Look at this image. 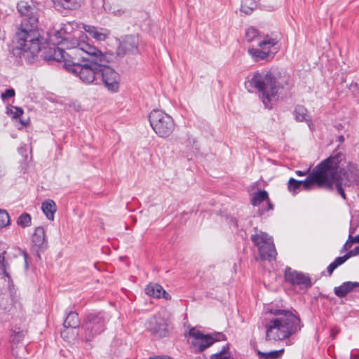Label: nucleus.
<instances>
[{"label":"nucleus","mask_w":359,"mask_h":359,"mask_svg":"<svg viewBox=\"0 0 359 359\" xmlns=\"http://www.w3.org/2000/svg\"><path fill=\"white\" fill-rule=\"evenodd\" d=\"M36 24H20V29L16 32V46L11 50L12 55L29 64L34 62L38 54L42 51V48L48 41L53 44H62L72 35L63 24L60 29L47 33L48 38L43 37V32L39 29Z\"/></svg>","instance_id":"nucleus-1"},{"label":"nucleus","mask_w":359,"mask_h":359,"mask_svg":"<svg viewBox=\"0 0 359 359\" xmlns=\"http://www.w3.org/2000/svg\"><path fill=\"white\" fill-rule=\"evenodd\" d=\"M345 155L335 150L326 159L321 161L314 169L320 179L325 182V189L333 191L335 188L343 199L346 198L344 187H350L355 181L353 173L349 170L340 168Z\"/></svg>","instance_id":"nucleus-2"},{"label":"nucleus","mask_w":359,"mask_h":359,"mask_svg":"<svg viewBox=\"0 0 359 359\" xmlns=\"http://www.w3.org/2000/svg\"><path fill=\"white\" fill-rule=\"evenodd\" d=\"M108 61L100 50L86 67L80 68L81 73L77 76L83 83L98 85L102 83L111 93H117L119 89L120 76L118 72L107 65Z\"/></svg>","instance_id":"nucleus-3"},{"label":"nucleus","mask_w":359,"mask_h":359,"mask_svg":"<svg viewBox=\"0 0 359 359\" xmlns=\"http://www.w3.org/2000/svg\"><path fill=\"white\" fill-rule=\"evenodd\" d=\"M276 316L265 325L266 341H277L290 339L297 335L304 327L299 316L285 309H270Z\"/></svg>","instance_id":"nucleus-4"},{"label":"nucleus","mask_w":359,"mask_h":359,"mask_svg":"<svg viewBox=\"0 0 359 359\" xmlns=\"http://www.w3.org/2000/svg\"><path fill=\"white\" fill-rule=\"evenodd\" d=\"M61 45L68 50L65 52L67 57L65 60V69L76 76L81 73L80 68L86 67L97 53L100 54V50L96 47L79 41L72 35Z\"/></svg>","instance_id":"nucleus-5"},{"label":"nucleus","mask_w":359,"mask_h":359,"mask_svg":"<svg viewBox=\"0 0 359 359\" xmlns=\"http://www.w3.org/2000/svg\"><path fill=\"white\" fill-rule=\"evenodd\" d=\"M249 87L256 89L266 108L271 109V102L284 88L276 74L271 72H257L248 81Z\"/></svg>","instance_id":"nucleus-6"},{"label":"nucleus","mask_w":359,"mask_h":359,"mask_svg":"<svg viewBox=\"0 0 359 359\" xmlns=\"http://www.w3.org/2000/svg\"><path fill=\"white\" fill-rule=\"evenodd\" d=\"M109 319V315L103 311L86 313L81 325V340L86 343L92 341L104 332Z\"/></svg>","instance_id":"nucleus-7"},{"label":"nucleus","mask_w":359,"mask_h":359,"mask_svg":"<svg viewBox=\"0 0 359 359\" xmlns=\"http://www.w3.org/2000/svg\"><path fill=\"white\" fill-rule=\"evenodd\" d=\"M149 121L156 134L162 138L168 137L175 128L172 118L165 112L154 109L149 115Z\"/></svg>","instance_id":"nucleus-8"},{"label":"nucleus","mask_w":359,"mask_h":359,"mask_svg":"<svg viewBox=\"0 0 359 359\" xmlns=\"http://www.w3.org/2000/svg\"><path fill=\"white\" fill-rule=\"evenodd\" d=\"M252 242L257 247L260 258L269 262L276 259L277 252L272 237L266 233L259 231L251 236Z\"/></svg>","instance_id":"nucleus-9"},{"label":"nucleus","mask_w":359,"mask_h":359,"mask_svg":"<svg viewBox=\"0 0 359 359\" xmlns=\"http://www.w3.org/2000/svg\"><path fill=\"white\" fill-rule=\"evenodd\" d=\"M322 180L313 168L304 180H297L290 178L287 183V188L293 194L297 193L301 187H303L304 190H310L314 184L325 189V182Z\"/></svg>","instance_id":"nucleus-10"},{"label":"nucleus","mask_w":359,"mask_h":359,"mask_svg":"<svg viewBox=\"0 0 359 359\" xmlns=\"http://www.w3.org/2000/svg\"><path fill=\"white\" fill-rule=\"evenodd\" d=\"M284 278L285 282L304 292L311 287L313 285L309 274L293 270L289 266L285 269Z\"/></svg>","instance_id":"nucleus-11"},{"label":"nucleus","mask_w":359,"mask_h":359,"mask_svg":"<svg viewBox=\"0 0 359 359\" xmlns=\"http://www.w3.org/2000/svg\"><path fill=\"white\" fill-rule=\"evenodd\" d=\"M147 330L156 339L166 338L170 336L169 324L163 318L153 316L147 323Z\"/></svg>","instance_id":"nucleus-12"},{"label":"nucleus","mask_w":359,"mask_h":359,"mask_svg":"<svg viewBox=\"0 0 359 359\" xmlns=\"http://www.w3.org/2000/svg\"><path fill=\"white\" fill-rule=\"evenodd\" d=\"M188 334L195 339L191 342L195 353H202L215 343V339H213L212 334H204L196 327H191Z\"/></svg>","instance_id":"nucleus-13"},{"label":"nucleus","mask_w":359,"mask_h":359,"mask_svg":"<svg viewBox=\"0 0 359 359\" xmlns=\"http://www.w3.org/2000/svg\"><path fill=\"white\" fill-rule=\"evenodd\" d=\"M140 40L138 35H126L119 41L116 50L118 56L126 55H135L140 53L139 46Z\"/></svg>","instance_id":"nucleus-14"},{"label":"nucleus","mask_w":359,"mask_h":359,"mask_svg":"<svg viewBox=\"0 0 359 359\" xmlns=\"http://www.w3.org/2000/svg\"><path fill=\"white\" fill-rule=\"evenodd\" d=\"M32 250L35 253L38 258H41L40 253L45 250L48 247L44 228L38 226L35 229L32 237Z\"/></svg>","instance_id":"nucleus-15"},{"label":"nucleus","mask_w":359,"mask_h":359,"mask_svg":"<svg viewBox=\"0 0 359 359\" xmlns=\"http://www.w3.org/2000/svg\"><path fill=\"white\" fill-rule=\"evenodd\" d=\"M44 49V51L42 52L41 57L43 59L47 62H64V67L65 68V60L67 59L65 51L63 48L55 46L53 44V46H49L48 48L45 47V45L42 48V50Z\"/></svg>","instance_id":"nucleus-16"},{"label":"nucleus","mask_w":359,"mask_h":359,"mask_svg":"<svg viewBox=\"0 0 359 359\" xmlns=\"http://www.w3.org/2000/svg\"><path fill=\"white\" fill-rule=\"evenodd\" d=\"M264 201L267 203V208H260L259 210V215L262 216L265 211H269L273 209V205L270 201L269 194L266 190H259L254 193L251 199V204L253 206H258Z\"/></svg>","instance_id":"nucleus-17"},{"label":"nucleus","mask_w":359,"mask_h":359,"mask_svg":"<svg viewBox=\"0 0 359 359\" xmlns=\"http://www.w3.org/2000/svg\"><path fill=\"white\" fill-rule=\"evenodd\" d=\"M85 31L97 41H104L110 34V31L105 28L98 27L90 24H82Z\"/></svg>","instance_id":"nucleus-18"},{"label":"nucleus","mask_w":359,"mask_h":359,"mask_svg":"<svg viewBox=\"0 0 359 359\" xmlns=\"http://www.w3.org/2000/svg\"><path fill=\"white\" fill-rule=\"evenodd\" d=\"M359 255V245L355 247L353 250L346 253L342 257H337L334 262L330 263L327 266V271L328 274L330 276L333 271L339 266L343 264L348 259L351 257L356 256Z\"/></svg>","instance_id":"nucleus-19"},{"label":"nucleus","mask_w":359,"mask_h":359,"mask_svg":"<svg viewBox=\"0 0 359 359\" xmlns=\"http://www.w3.org/2000/svg\"><path fill=\"white\" fill-rule=\"evenodd\" d=\"M262 38H263V39H259V41L257 43L258 46H259L262 49H267L268 50H269L270 48L277 45L278 42L280 41V34H272L271 36L269 34H264L262 36Z\"/></svg>","instance_id":"nucleus-20"},{"label":"nucleus","mask_w":359,"mask_h":359,"mask_svg":"<svg viewBox=\"0 0 359 359\" xmlns=\"http://www.w3.org/2000/svg\"><path fill=\"white\" fill-rule=\"evenodd\" d=\"M248 52L255 62L271 60L274 56V53L270 50H266V49L262 48L261 50L251 48H248Z\"/></svg>","instance_id":"nucleus-21"},{"label":"nucleus","mask_w":359,"mask_h":359,"mask_svg":"<svg viewBox=\"0 0 359 359\" xmlns=\"http://www.w3.org/2000/svg\"><path fill=\"white\" fill-rule=\"evenodd\" d=\"M294 115L297 121H305L310 129H312L313 125L306 107L303 105H297L294 110Z\"/></svg>","instance_id":"nucleus-22"},{"label":"nucleus","mask_w":359,"mask_h":359,"mask_svg":"<svg viewBox=\"0 0 359 359\" xmlns=\"http://www.w3.org/2000/svg\"><path fill=\"white\" fill-rule=\"evenodd\" d=\"M81 324L79 315L76 311H69L67 313V316L64 320V327L76 329L79 327Z\"/></svg>","instance_id":"nucleus-23"},{"label":"nucleus","mask_w":359,"mask_h":359,"mask_svg":"<svg viewBox=\"0 0 359 359\" xmlns=\"http://www.w3.org/2000/svg\"><path fill=\"white\" fill-rule=\"evenodd\" d=\"M18 11L21 16L25 17V20H29L28 22H33V21L37 22L36 18H32L31 15L33 13L34 8L29 6L27 2L20 1L17 6Z\"/></svg>","instance_id":"nucleus-24"},{"label":"nucleus","mask_w":359,"mask_h":359,"mask_svg":"<svg viewBox=\"0 0 359 359\" xmlns=\"http://www.w3.org/2000/svg\"><path fill=\"white\" fill-rule=\"evenodd\" d=\"M6 254V251H3L1 253H0V271L1 272V274L8 278V283L9 287L11 285H13V280L11 279V277L10 276V273L8 272V270L10 269L9 264L8 262L5 259V255Z\"/></svg>","instance_id":"nucleus-25"},{"label":"nucleus","mask_w":359,"mask_h":359,"mask_svg":"<svg viewBox=\"0 0 359 359\" xmlns=\"http://www.w3.org/2000/svg\"><path fill=\"white\" fill-rule=\"evenodd\" d=\"M41 209L48 219H54V214L57 210V207L53 200H47L43 202Z\"/></svg>","instance_id":"nucleus-26"},{"label":"nucleus","mask_w":359,"mask_h":359,"mask_svg":"<svg viewBox=\"0 0 359 359\" xmlns=\"http://www.w3.org/2000/svg\"><path fill=\"white\" fill-rule=\"evenodd\" d=\"M259 0H242L241 6V12L246 15L251 14L257 8Z\"/></svg>","instance_id":"nucleus-27"},{"label":"nucleus","mask_w":359,"mask_h":359,"mask_svg":"<svg viewBox=\"0 0 359 359\" xmlns=\"http://www.w3.org/2000/svg\"><path fill=\"white\" fill-rule=\"evenodd\" d=\"M163 291V287L157 283H150L145 288V292L147 295L160 298L161 292Z\"/></svg>","instance_id":"nucleus-28"},{"label":"nucleus","mask_w":359,"mask_h":359,"mask_svg":"<svg viewBox=\"0 0 359 359\" xmlns=\"http://www.w3.org/2000/svg\"><path fill=\"white\" fill-rule=\"evenodd\" d=\"M262 39V34L258 29L250 27L245 32V39L248 42L259 41Z\"/></svg>","instance_id":"nucleus-29"},{"label":"nucleus","mask_w":359,"mask_h":359,"mask_svg":"<svg viewBox=\"0 0 359 359\" xmlns=\"http://www.w3.org/2000/svg\"><path fill=\"white\" fill-rule=\"evenodd\" d=\"M284 352V349L282 348L278 351H272L270 352H262L257 351V354L260 359H278L280 358Z\"/></svg>","instance_id":"nucleus-30"},{"label":"nucleus","mask_w":359,"mask_h":359,"mask_svg":"<svg viewBox=\"0 0 359 359\" xmlns=\"http://www.w3.org/2000/svg\"><path fill=\"white\" fill-rule=\"evenodd\" d=\"M229 351V344H226L222 348V350L216 353L210 355V359H233L230 355H227Z\"/></svg>","instance_id":"nucleus-31"},{"label":"nucleus","mask_w":359,"mask_h":359,"mask_svg":"<svg viewBox=\"0 0 359 359\" xmlns=\"http://www.w3.org/2000/svg\"><path fill=\"white\" fill-rule=\"evenodd\" d=\"M32 223V217L27 212H24L21 214L17 220L18 225L20 226L21 227H27L31 225Z\"/></svg>","instance_id":"nucleus-32"},{"label":"nucleus","mask_w":359,"mask_h":359,"mask_svg":"<svg viewBox=\"0 0 359 359\" xmlns=\"http://www.w3.org/2000/svg\"><path fill=\"white\" fill-rule=\"evenodd\" d=\"M81 0H59L58 4L65 9H76L80 6Z\"/></svg>","instance_id":"nucleus-33"},{"label":"nucleus","mask_w":359,"mask_h":359,"mask_svg":"<svg viewBox=\"0 0 359 359\" xmlns=\"http://www.w3.org/2000/svg\"><path fill=\"white\" fill-rule=\"evenodd\" d=\"M10 224V217L7 211L0 209V229L6 227Z\"/></svg>","instance_id":"nucleus-34"},{"label":"nucleus","mask_w":359,"mask_h":359,"mask_svg":"<svg viewBox=\"0 0 359 359\" xmlns=\"http://www.w3.org/2000/svg\"><path fill=\"white\" fill-rule=\"evenodd\" d=\"M334 293L337 297L339 298L345 297L348 294V292L346 287L345 286L344 283L338 287H335L334 288Z\"/></svg>","instance_id":"nucleus-35"},{"label":"nucleus","mask_w":359,"mask_h":359,"mask_svg":"<svg viewBox=\"0 0 359 359\" xmlns=\"http://www.w3.org/2000/svg\"><path fill=\"white\" fill-rule=\"evenodd\" d=\"M23 113V109L19 107H11L7 109V114L11 115L13 118H20Z\"/></svg>","instance_id":"nucleus-36"},{"label":"nucleus","mask_w":359,"mask_h":359,"mask_svg":"<svg viewBox=\"0 0 359 359\" xmlns=\"http://www.w3.org/2000/svg\"><path fill=\"white\" fill-rule=\"evenodd\" d=\"M24 337H25V333L23 331H18V332L14 331L13 334L12 335V341L13 343L18 344V343L20 342L21 341H22Z\"/></svg>","instance_id":"nucleus-37"},{"label":"nucleus","mask_w":359,"mask_h":359,"mask_svg":"<svg viewBox=\"0 0 359 359\" xmlns=\"http://www.w3.org/2000/svg\"><path fill=\"white\" fill-rule=\"evenodd\" d=\"M15 90L13 88L6 89L3 93H1V97L3 100H6L9 97H12L15 96Z\"/></svg>","instance_id":"nucleus-38"},{"label":"nucleus","mask_w":359,"mask_h":359,"mask_svg":"<svg viewBox=\"0 0 359 359\" xmlns=\"http://www.w3.org/2000/svg\"><path fill=\"white\" fill-rule=\"evenodd\" d=\"M344 283L347 288L348 293L351 292L354 288L359 287V282L346 281Z\"/></svg>","instance_id":"nucleus-39"},{"label":"nucleus","mask_w":359,"mask_h":359,"mask_svg":"<svg viewBox=\"0 0 359 359\" xmlns=\"http://www.w3.org/2000/svg\"><path fill=\"white\" fill-rule=\"evenodd\" d=\"M350 90L353 93L359 95V79L356 81H353L350 84Z\"/></svg>","instance_id":"nucleus-40"},{"label":"nucleus","mask_w":359,"mask_h":359,"mask_svg":"<svg viewBox=\"0 0 359 359\" xmlns=\"http://www.w3.org/2000/svg\"><path fill=\"white\" fill-rule=\"evenodd\" d=\"M212 336H213V339H215V342L219 341H224V340L226 339V336L221 332L216 333Z\"/></svg>","instance_id":"nucleus-41"},{"label":"nucleus","mask_w":359,"mask_h":359,"mask_svg":"<svg viewBox=\"0 0 359 359\" xmlns=\"http://www.w3.org/2000/svg\"><path fill=\"white\" fill-rule=\"evenodd\" d=\"M340 332V330L338 327H334L331 329L330 330V334H331V337L332 338L334 339L336 336Z\"/></svg>","instance_id":"nucleus-42"},{"label":"nucleus","mask_w":359,"mask_h":359,"mask_svg":"<svg viewBox=\"0 0 359 359\" xmlns=\"http://www.w3.org/2000/svg\"><path fill=\"white\" fill-rule=\"evenodd\" d=\"M349 240L351 243H359V233L355 237H352L351 235H349Z\"/></svg>","instance_id":"nucleus-43"},{"label":"nucleus","mask_w":359,"mask_h":359,"mask_svg":"<svg viewBox=\"0 0 359 359\" xmlns=\"http://www.w3.org/2000/svg\"><path fill=\"white\" fill-rule=\"evenodd\" d=\"M22 255H23V257H24V259H25V268L27 269L28 268V262H27L28 254L27 253L26 251H23L22 252Z\"/></svg>","instance_id":"nucleus-44"},{"label":"nucleus","mask_w":359,"mask_h":359,"mask_svg":"<svg viewBox=\"0 0 359 359\" xmlns=\"http://www.w3.org/2000/svg\"><path fill=\"white\" fill-rule=\"evenodd\" d=\"M149 359H172L168 355H157L154 357H150Z\"/></svg>","instance_id":"nucleus-45"},{"label":"nucleus","mask_w":359,"mask_h":359,"mask_svg":"<svg viewBox=\"0 0 359 359\" xmlns=\"http://www.w3.org/2000/svg\"><path fill=\"white\" fill-rule=\"evenodd\" d=\"M161 297L165 299H168L170 297L168 293H167L164 290L161 292Z\"/></svg>","instance_id":"nucleus-46"},{"label":"nucleus","mask_w":359,"mask_h":359,"mask_svg":"<svg viewBox=\"0 0 359 359\" xmlns=\"http://www.w3.org/2000/svg\"><path fill=\"white\" fill-rule=\"evenodd\" d=\"M309 170H308L306 172H304V171H302V170H297L296 171V174L298 175V176H304L305 175L307 172H309Z\"/></svg>","instance_id":"nucleus-47"},{"label":"nucleus","mask_w":359,"mask_h":359,"mask_svg":"<svg viewBox=\"0 0 359 359\" xmlns=\"http://www.w3.org/2000/svg\"><path fill=\"white\" fill-rule=\"evenodd\" d=\"M351 243H351L350 240L348 239L344 245V249L346 250L347 248H350L351 247Z\"/></svg>","instance_id":"nucleus-48"},{"label":"nucleus","mask_w":359,"mask_h":359,"mask_svg":"<svg viewBox=\"0 0 359 359\" xmlns=\"http://www.w3.org/2000/svg\"><path fill=\"white\" fill-rule=\"evenodd\" d=\"M351 359H359V353L358 354L352 353L351 355Z\"/></svg>","instance_id":"nucleus-49"},{"label":"nucleus","mask_w":359,"mask_h":359,"mask_svg":"<svg viewBox=\"0 0 359 359\" xmlns=\"http://www.w3.org/2000/svg\"><path fill=\"white\" fill-rule=\"evenodd\" d=\"M338 140H339V142L340 143L344 142V137L343 135H340V136H339V137H338Z\"/></svg>","instance_id":"nucleus-50"},{"label":"nucleus","mask_w":359,"mask_h":359,"mask_svg":"<svg viewBox=\"0 0 359 359\" xmlns=\"http://www.w3.org/2000/svg\"><path fill=\"white\" fill-rule=\"evenodd\" d=\"M61 336L62 337H66V330L61 332Z\"/></svg>","instance_id":"nucleus-51"},{"label":"nucleus","mask_w":359,"mask_h":359,"mask_svg":"<svg viewBox=\"0 0 359 359\" xmlns=\"http://www.w3.org/2000/svg\"><path fill=\"white\" fill-rule=\"evenodd\" d=\"M21 123H22V124L23 126H26V125H27V123H25V122H23L22 121H21Z\"/></svg>","instance_id":"nucleus-52"},{"label":"nucleus","mask_w":359,"mask_h":359,"mask_svg":"<svg viewBox=\"0 0 359 359\" xmlns=\"http://www.w3.org/2000/svg\"><path fill=\"white\" fill-rule=\"evenodd\" d=\"M12 351H13V353L14 355H15V349H14L13 348V350H12Z\"/></svg>","instance_id":"nucleus-53"},{"label":"nucleus","mask_w":359,"mask_h":359,"mask_svg":"<svg viewBox=\"0 0 359 359\" xmlns=\"http://www.w3.org/2000/svg\"><path fill=\"white\" fill-rule=\"evenodd\" d=\"M19 359H24V358H20Z\"/></svg>","instance_id":"nucleus-54"}]
</instances>
